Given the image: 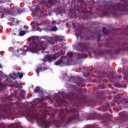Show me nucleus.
Returning <instances> with one entry per match:
<instances>
[{"mask_svg":"<svg viewBox=\"0 0 128 128\" xmlns=\"http://www.w3.org/2000/svg\"><path fill=\"white\" fill-rule=\"evenodd\" d=\"M15 92L14 94L8 96L7 98H2L1 102L2 105L0 104V116L2 118H10L12 114H16V110L14 108V104L8 100H14V98H17L18 100H20V98L22 99L26 96V92L22 90L19 94Z\"/></svg>","mask_w":128,"mask_h":128,"instance_id":"obj_1","label":"nucleus"},{"mask_svg":"<svg viewBox=\"0 0 128 128\" xmlns=\"http://www.w3.org/2000/svg\"><path fill=\"white\" fill-rule=\"evenodd\" d=\"M44 40H46L47 42L42 41H38L34 36H32L28 38V40H32V42L29 44L28 46L24 51V52H36V54H44V50L48 48V44H54L56 42L54 37H50L48 36H44L42 37Z\"/></svg>","mask_w":128,"mask_h":128,"instance_id":"obj_2","label":"nucleus"},{"mask_svg":"<svg viewBox=\"0 0 128 128\" xmlns=\"http://www.w3.org/2000/svg\"><path fill=\"white\" fill-rule=\"evenodd\" d=\"M59 118L60 120L56 124V128H60L62 124H70L74 120H80V115L78 110L74 108H70L69 110L66 108H62L60 110Z\"/></svg>","mask_w":128,"mask_h":128,"instance_id":"obj_3","label":"nucleus"},{"mask_svg":"<svg viewBox=\"0 0 128 128\" xmlns=\"http://www.w3.org/2000/svg\"><path fill=\"white\" fill-rule=\"evenodd\" d=\"M80 96H82V94H77L73 92H70L66 94V99H62L59 104L60 106H64L68 104H72L73 106H76V104H78V102L80 104L82 100H84Z\"/></svg>","mask_w":128,"mask_h":128,"instance_id":"obj_4","label":"nucleus"},{"mask_svg":"<svg viewBox=\"0 0 128 128\" xmlns=\"http://www.w3.org/2000/svg\"><path fill=\"white\" fill-rule=\"evenodd\" d=\"M50 116V115L46 114V112L44 114L41 116H38L36 113H34L32 115H31V118H34L36 120L37 124L42 128H50V126L54 124H56L54 120H52L50 121V119L49 120H46V118Z\"/></svg>","mask_w":128,"mask_h":128,"instance_id":"obj_5","label":"nucleus"},{"mask_svg":"<svg viewBox=\"0 0 128 128\" xmlns=\"http://www.w3.org/2000/svg\"><path fill=\"white\" fill-rule=\"evenodd\" d=\"M112 115L108 113H105L102 116L100 114L98 113H90L87 114L88 120H102V122L106 126L108 124V120L110 118H112Z\"/></svg>","mask_w":128,"mask_h":128,"instance_id":"obj_6","label":"nucleus"},{"mask_svg":"<svg viewBox=\"0 0 128 128\" xmlns=\"http://www.w3.org/2000/svg\"><path fill=\"white\" fill-rule=\"evenodd\" d=\"M114 101L120 106H126V104H128V95L126 94V96L122 98L120 94H118L115 96Z\"/></svg>","mask_w":128,"mask_h":128,"instance_id":"obj_7","label":"nucleus"},{"mask_svg":"<svg viewBox=\"0 0 128 128\" xmlns=\"http://www.w3.org/2000/svg\"><path fill=\"white\" fill-rule=\"evenodd\" d=\"M60 56H62V53L60 52H55L53 54H48L46 55L45 58L42 59V62H52V60H56Z\"/></svg>","mask_w":128,"mask_h":128,"instance_id":"obj_8","label":"nucleus"},{"mask_svg":"<svg viewBox=\"0 0 128 128\" xmlns=\"http://www.w3.org/2000/svg\"><path fill=\"white\" fill-rule=\"evenodd\" d=\"M41 4H44L46 8H50V6H54L56 4V0H41Z\"/></svg>","mask_w":128,"mask_h":128,"instance_id":"obj_9","label":"nucleus"},{"mask_svg":"<svg viewBox=\"0 0 128 128\" xmlns=\"http://www.w3.org/2000/svg\"><path fill=\"white\" fill-rule=\"evenodd\" d=\"M119 116H120L119 122L122 123V122H126V120H128V112H126L124 111L119 113Z\"/></svg>","mask_w":128,"mask_h":128,"instance_id":"obj_10","label":"nucleus"},{"mask_svg":"<svg viewBox=\"0 0 128 128\" xmlns=\"http://www.w3.org/2000/svg\"><path fill=\"white\" fill-rule=\"evenodd\" d=\"M114 76V73L110 72L108 75L106 76V78H108L111 82H116V80H120L122 78V76L120 75H118L116 77Z\"/></svg>","mask_w":128,"mask_h":128,"instance_id":"obj_11","label":"nucleus"},{"mask_svg":"<svg viewBox=\"0 0 128 128\" xmlns=\"http://www.w3.org/2000/svg\"><path fill=\"white\" fill-rule=\"evenodd\" d=\"M77 50L80 52H88V48L86 47V44L84 43L80 42L78 44L76 47Z\"/></svg>","mask_w":128,"mask_h":128,"instance_id":"obj_12","label":"nucleus"},{"mask_svg":"<svg viewBox=\"0 0 128 128\" xmlns=\"http://www.w3.org/2000/svg\"><path fill=\"white\" fill-rule=\"evenodd\" d=\"M98 98L97 99V102H101L104 100V93L102 92H97Z\"/></svg>","mask_w":128,"mask_h":128,"instance_id":"obj_13","label":"nucleus"},{"mask_svg":"<svg viewBox=\"0 0 128 128\" xmlns=\"http://www.w3.org/2000/svg\"><path fill=\"white\" fill-rule=\"evenodd\" d=\"M110 104L107 103V104H106L103 106L99 108V110H102V112H106V110H110Z\"/></svg>","mask_w":128,"mask_h":128,"instance_id":"obj_14","label":"nucleus"},{"mask_svg":"<svg viewBox=\"0 0 128 128\" xmlns=\"http://www.w3.org/2000/svg\"><path fill=\"white\" fill-rule=\"evenodd\" d=\"M120 50H128V43L122 44V48L116 50V52H114V54H118V52H120Z\"/></svg>","mask_w":128,"mask_h":128,"instance_id":"obj_15","label":"nucleus"},{"mask_svg":"<svg viewBox=\"0 0 128 128\" xmlns=\"http://www.w3.org/2000/svg\"><path fill=\"white\" fill-rule=\"evenodd\" d=\"M48 70V68L46 67H43V68L42 66L38 67L36 70L37 74V76H40V72H44V70Z\"/></svg>","mask_w":128,"mask_h":128,"instance_id":"obj_16","label":"nucleus"},{"mask_svg":"<svg viewBox=\"0 0 128 128\" xmlns=\"http://www.w3.org/2000/svg\"><path fill=\"white\" fill-rule=\"evenodd\" d=\"M118 32H120V34L122 36H128V28L124 29V30L118 28L117 30Z\"/></svg>","mask_w":128,"mask_h":128,"instance_id":"obj_17","label":"nucleus"},{"mask_svg":"<svg viewBox=\"0 0 128 128\" xmlns=\"http://www.w3.org/2000/svg\"><path fill=\"white\" fill-rule=\"evenodd\" d=\"M76 56L78 58H88V54H80L76 53Z\"/></svg>","mask_w":128,"mask_h":128,"instance_id":"obj_18","label":"nucleus"},{"mask_svg":"<svg viewBox=\"0 0 128 128\" xmlns=\"http://www.w3.org/2000/svg\"><path fill=\"white\" fill-rule=\"evenodd\" d=\"M80 34H82V29L78 27L76 30V36L77 38H78V36H80V38H82V37L80 36Z\"/></svg>","mask_w":128,"mask_h":128,"instance_id":"obj_19","label":"nucleus"},{"mask_svg":"<svg viewBox=\"0 0 128 128\" xmlns=\"http://www.w3.org/2000/svg\"><path fill=\"white\" fill-rule=\"evenodd\" d=\"M70 78L74 80H76V82H84V79L78 76H77L76 77L72 76L70 77Z\"/></svg>","mask_w":128,"mask_h":128,"instance_id":"obj_20","label":"nucleus"},{"mask_svg":"<svg viewBox=\"0 0 128 128\" xmlns=\"http://www.w3.org/2000/svg\"><path fill=\"white\" fill-rule=\"evenodd\" d=\"M54 38H55V42H62L64 40V38L60 36H56L54 37Z\"/></svg>","mask_w":128,"mask_h":128,"instance_id":"obj_21","label":"nucleus"},{"mask_svg":"<svg viewBox=\"0 0 128 128\" xmlns=\"http://www.w3.org/2000/svg\"><path fill=\"white\" fill-rule=\"evenodd\" d=\"M102 32L104 34H106V36H108V34H110V31L107 30L104 27L103 28Z\"/></svg>","mask_w":128,"mask_h":128,"instance_id":"obj_22","label":"nucleus"},{"mask_svg":"<svg viewBox=\"0 0 128 128\" xmlns=\"http://www.w3.org/2000/svg\"><path fill=\"white\" fill-rule=\"evenodd\" d=\"M13 86H15V88H22V86L20 84H18V81H15L13 84Z\"/></svg>","mask_w":128,"mask_h":128,"instance_id":"obj_23","label":"nucleus"},{"mask_svg":"<svg viewBox=\"0 0 128 128\" xmlns=\"http://www.w3.org/2000/svg\"><path fill=\"white\" fill-rule=\"evenodd\" d=\"M84 128H99L98 126L96 124L86 126Z\"/></svg>","mask_w":128,"mask_h":128,"instance_id":"obj_24","label":"nucleus"},{"mask_svg":"<svg viewBox=\"0 0 128 128\" xmlns=\"http://www.w3.org/2000/svg\"><path fill=\"white\" fill-rule=\"evenodd\" d=\"M62 58L63 57H62L60 59L58 60V62H55L56 66H60V64H62Z\"/></svg>","mask_w":128,"mask_h":128,"instance_id":"obj_25","label":"nucleus"},{"mask_svg":"<svg viewBox=\"0 0 128 128\" xmlns=\"http://www.w3.org/2000/svg\"><path fill=\"white\" fill-rule=\"evenodd\" d=\"M36 92H39L40 94H42L43 92L40 86H37L36 88Z\"/></svg>","mask_w":128,"mask_h":128,"instance_id":"obj_26","label":"nucleus"},{"mask_svg":"<svg viewBox=\"0 0 128 128\" xmlns=\"http://www.w3.org/2000/svg\"><path fill=\"white\" fill-rule=\"evenodd\" d=\"M40 12V6H38L35 8V10L34 11H33V14H34V12Z\"/></svg>","mask_w":128,"mask_h":128,"instance_id":"obj_27","label":"nucleus"},{"mask_svg":"<svg viewBox=\"0 0 128 128\" xmlns=\"http://www.w3.org/2000/svg\"><path fill=\"white\" fill-rule=\"evenodd\" d=\"M67 56H69V58H72L74 56V54H72V52H70L68 53Z\"/></svg>","mask_w":128,"mask_h":128,"instance_id":"obj_28","label":"nucleus"},{"mask_svg":"<svg viewBox=\"0 0 128 128\" xmlns=\"http://www.w3.org/2000/svg\"><path fill=\"white\" fill-rule=\"evenodd\" d=\"M116 88H122V85L118 83H116L114 84Z\"/></svg>","mask_w":128,"mask_h":128,"instance_id":"obj_29","label":"nucleus"},{"mask_svg":"<svg viewBox=\"0 0 128 128\" xmlns=\"http://www.w3.org/2000/svg\"><path fill=\"white\" fill-rule=\"evenodd\" d=\"M17 12L18 14H22V12H24V9H18Z\"/></svg>","mask_w":128,"mask_h":128,"instance_id":"obj_30","label":"nucleus"},{"mask_svg":"<svg viewBox=\"0 0 128 128\" xmlns=\"http://www.w3.org/2000/svg\"><path fill=\"white\" fill-rule=\"evenodd\" d=\"M24 34H26V32L24 31H21L20 32V35L21 36H24Z\"/></svg>","mask_w":128,"mask_h":128,"instance_id":"obj_31","label":"nucleus"},{"mask_svg":"<svg viewBox=\"0 0 128 128\" xmlns=\"http://www.w3.org/2000/svg\"><path fill=\"white\" fill-rule=\"evenodd\" d=\"M52 30L53 32H56V30H58V28H56V26L52 27Z\"/></svg>","mask_w":128,"mask_h":128,"instance_id":"obj_32","label":"nucleus"},{"mask_svg":"<svg viewBox=\"0 0 128 128\" xmlns=\"http://www.w3.org/2000/svg\"><path fill=\"white\" fill-rule=\"evenodd\" d=\"M71 62H72V60H68L66 62V64H67V66H70V65Z\"/></svg>","mask_w":128,"mask_h":128,"instance_id":"obj_33","label":"nucleus"},{"mask_svg":"<svg viewBox=\"0 0 128 128\" xmlns=\"http://www.w3.org/2000/svg\"><path fill=\"white\" fill-rule=\"evenodd\" d=\"M96 54L98 55V56H102L104 54H102V52H96Z\"/></svg>","mask_w":128,"mask_h":128,"instance_id":"obj_34","label":"nucleus"},{"mask_svg":"<svg viewBox=\"0 0 128 128\" xmlns=\"http://www.w3.org/2000/svg\"><path fill=\"white\" fill-rule=\"evenodd\" d=\"M23 76H24L23 73H21L20 74H19V78H20V80H22V78Z\"/></svg>","mask_w":128,"mask_h":128,"instance_id":"obj_35","label":"nucleus"},{"mask_svg":"<svg viewBox=\"0 0 128 128\" xmlns=\"http://www.w3.org/2000/svg\"><path fill=\"white\" fill-rule=\"evenodd\" d=\"M44 100V98L42 96L41 98L38 99V102H42Z\"/></svg>","mask_w":128,"mask_h":128,"instance_id":"obj_36","label":"nucleus"},{"mask_svg":"<svg viewBox=\"0 0 128 128\" xmlns=\"http://www.w3.org/2000/svg\"><path fill=\"white\" fill-rule=\"evenodd\" d=\"M8 14H10L11 16H12V14H12V11L10 10H8Z\"/></svg>","mask_w":128,"mask_h":128,"instance_id":"obj_37","label":"nucleus"},{"mask_svg":"<svg viewBox=\"0 0 128 128\" xmlns=\"http://www.w3.org/2000/svg\"><path fill=\"white\" fill-rule=\"evenodd\" d=\"M99 88H100L101 90L104 88V84L100 85Z\"/></svg>","mask_w":128,"mask_h":128,"instance_id":"obj_38","label":"nucleus"},{"mask_svg":"<svg viewBox=\"0 0 128 128\" xmlns=\"http://www.w3.org/2000/svg\"><path fill=\"white\" fill-rule=\"evenodd\" d=\"M9 20H10V22H14V18H10Z\"/></svg>","mask_w":128,"mask_h":128,"instance_id":"obj_39","label":"nucleus"},{"mask_svg":"<svg viewBox=\"0 0 128 128\" xmlns=\"http://www.w3.org/2000/svg\"><path fill=\"white\" fill-rule=\"evenodd\" d=\"M100 38H102V36L100 35V34H99L98 36V40H100Z\"/></svg>","mask_w":128,"mask_h":128,"instance_id":"obj_40","label":"nucleus"},{"mask_svg":"<svg viewBox=\"0 0 128 128\" xmlns=\"http://www.w3.org/2000/svg\"><path fill=\"white\" fill-rule=\"evenodd\" d=\"M116 46H118V48H120V46H122V45H120V44H116Z\"/></svg>","mask_w":128,"mask_h":128,"instance_id":"obj_41","label":"nucleus"},{"mask_svg":"<svg viewBox=\"0 0 128 128\" xmlns=\"http://www.w3.org/2000/svg\"><path fill=\"white\" fill-rule=\"evenodd\" d=\"M92 101H91V102H90L89 104H90V106H93V104H94V103H93V104H92Z\"/></svg>","mask_w":128,"mask_h":128,"instance_id":"obj_42","label":"nucleus"},{"mask_svg":"<svg viewBox=\"0 0 128 128\" xmlns=\"http://www.w3.org/2000/svg\"><path fill=\"white\" fill-rule=\"evenodd\" d=\"M0 14L2 15V16H1V18H4V13H0Z\"/></svg>","mask_w":128,"mask_h":128,"instance_id":"obj_43","label":"nucleus"},{"mask_svg":"<svg viewBox=\"0 0 128 128\" xmlns=\"http://www.w3.org/2000/svg\"><path fill=\"white\" fill-rule=\"evenodd\" d=\"M52 117L54 118V114H52Z\"/></svg>","mask_w":128,"mask_h":128,"instance_id":"obj_44","label":"nucleus"},{"mask_svg":"<svg viewBox=\"0 0 128 128\" xmlns=\"http://www.w3.org/2000/svg\"><path fill=\"white\" fill-rule=\"evenodd\" d=\"M36 24L37 26H41V24H37V23H36Z\"/></svg>","mask_w":128,"mask_h":128,"instance_id":"obj_45","label":"nucleus"},{"mask_svg":"<svg viewBox=\"0 0 128 128\" xmlns=\"http://www.w3.org/2000/svg\"><path fill=\"white\" fill-rule=\"evenodd\" d=\"M77 85H78V86H80V84H78Z\"/></svg>","mask_w":128,"mask_h":128,"instance_id":"obj_46","label":"nucleus"},{"mask_svg":"<svg viewBox=\"0 0 128 128\" xmlns=\"http://www.w3.org/2000/svg\"><path fill=\"white\" fill-rule=\"evenodd\" d=\"M2 68V64H0V68Z\"/></svg>","mask_w":128,"mask_h":128,"instance_id":"obj_47","label":"nucleus"},{"mask_svg":"<svg viewBox=\"0 0 128 128\" xmlns=\"http://www.w3.org/2000/svg\"><path fill=\"white\" fill-rule=\"evenodd\" d=\"M118 110H122V108H118Z\"/></svg>","mask_w":128,"mask_h":128,"instance_id":"obj_48","label":"nucleus"},{"mask_svg":"<svg viewBox=\"0 0 128 128\" xmlns=\"http://www.w3.org/2000/svg\"><path fill=\"white\" fill-rule=\"evenodd\" d=\"M18 108H20V104H18Z\"/></svg>","mask_w":128,"mask_h":128,"instance_id":"obj_49","label":"nucleus"},{"mask_svg":"<svg viewBox=\"0 0 128 128\" xmlns=\"http://www.w3.org/2000/svg\"><path fill=\"white\" fill-rule=\"evenodd\" d=\"M20 74V72H18V74Z\"/></svg>","mask_w":128,"mask_h":128,"instance_id":"obj_50","label":"nucleus"},{"mask_svg":"<svg viewBox=\"0 0 128 128\" xmlns=\"http://www.w3.org/2000/svg\"><path fill=\"white\" fill-rule=\"evenodd\" d=\"M73 28H74V26Z\"/></svg>","mask_w":128,"mask_h":128,"instance_id":"obj_51","label":"nucleus"},{"mask_svg":"<svg viewBox=\"0 0 128 128\" xmlns=\"http://www.w3.org/2000/svg\"><path fill=\"white\" fill-rule=\"evenodd\" d=\"M84 102H86V101H84Z\"/></svg>","mask_w":128,"mask_h":128,"instance_id":"obj_52","label":"nucleus"},{"mask_svg":"<svg viewBox=\"0 0 128 128\" xmlns=\"http://www.w3.org/2000/svg\"><path fill=\"white\" fill-rule=\"evenodd\" d=\"M17 22H18V21H17Z\"/></svg>","mask_w":128,"mask_h":128,"instance_id":"obj_53","label":"nucleus"},{"mask_svg":"<svg viewBox=\"0 0 128 128\" xmlns=\"http://www.w3.org/2000/svg\"><path fill=\"white\" fill-rule=\"evenodd\" d=\"M114 94H116V92H114Z\"/></svg>","mask_w":128,"mask_h":128,"instance_id":"obj_54","label":"nucleus"}]
</instances>
